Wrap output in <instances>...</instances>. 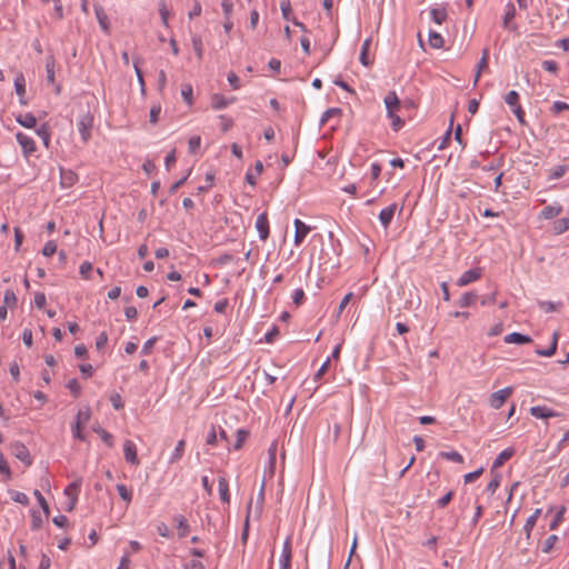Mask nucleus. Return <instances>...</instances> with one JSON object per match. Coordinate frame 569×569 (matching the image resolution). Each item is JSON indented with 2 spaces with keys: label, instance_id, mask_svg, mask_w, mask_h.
Here are the masks:
<instances>
[{
  "label": "nucleus",
  "instance_id": "obj_1",
  "mask_svg": "<svg viewBox=\"0 0 569 569\" xmlns=\"http://www.w3.org/2000/svg\"><path fill=\"white\" fill-rule=\"evenodd\" d=\"M93 127V117L87 112L78 120V130L81 134L82 141L86 143L91 137V129Z\"/></svg>",
  "mask_w": 569,
  "mask_h": 569
},
{
  "label": "nucleus",
  "instance_id": "obj_2",
  "mask_svg": "<svg viewBox=\"0 0 569 569\" xmlns=\"http://www.w3.org/2000/svg\"><path fill=\"white\" fill-rule=\"evenodd\" d=\"M512 391H513L512 387H506L501 390H498V391L491 393L490 398H489V405L493 409L501 408L502 405L505 403V401L511 396Z\"/></svg>",
  "mask_w": 569,
  "mask_h": 569
},
{
  "label": "nucleus",
  "instance_id": "obj_3",
  "mask_svg": "<svg viewBox=\"0 0 569 569\" xmlns=\"http://www.w3.org/2000/svg\"><path fill=\"white\" fill-rule=\"evenodd\" d=\"M80 274L86 281H100L102 280V271L98 268L94 269L92 263L83 262L80 266Z\"/></svg>",
  "mask_w": 569,
  "mask_h": 569
},
{
  "label": "nucleus",
  "instance_id": "obj_4",
  "mask_svg": "<svg viewBox=\"0 0 569 569\" xmlns=\"http://www.w3.org/2000/svg\"><path fill=\"white\" fill-rule=\"evenodd\" d=\"M11 452L17 459L22 461L26 466H30L32 463L29 449L24 446V443L20 441L13 442L11 445Z\"/></svg>",
  "mask_w": 569,
  "mask_h": 569
},
{
  "label": "nucleus",
  "instance_id": "obj_5",
  "mask_svg": "<svg viewBox=\"0 0 569 569\" xmlns=\"http://www.w3.org/2000/svg\"><path fill=\"white\" fill-rule=\"evenodd\" d=\"M18 143L21 146L24 157H29L36 151V143L33 139L22 132L16 134Z\"/></svg>",
  "mask_w": 569,
  "mask_h": 569
},
{
  "label": "nucleus",
  "instance_id": "obj_6",
  "mask_svg": "<svg viewBox=\"0 0 569 569\" xmlns=\"http://www.w3.org/2000/svg\"><path fill=\"white\" fill-rule=\"evenodd\" d=\"M280 569L291 568V537L288 536L283 542L282 552L279 559Z\"/></svg>",
  "mask_w": 569,
  "mask_h": 569
},
{
  "label": "nucleus",
  "instance_id": "obj_7",
  "mask_svg": "<svg viewBox=\"0 0 569 569\" xmlns=\"http://www.w3.org/2000/svg\"><path fill=\"white\" fill-rule=\"evenodd\" d=\"M123 453H124V459L127 462H129L130 465H133V466L139 465V459L137 456V448L132 440H126L123 442Z\"/></svg>",
  "mask_w": 569,
  "mask_h": 569
},
{
  "label": "nucleus",
  "instance_id": "obj_8",
  "mask_svg": "<svg viewBox=\"0 0 569 569\" xmlns=\"http://www.w3.org/2000/svg\"><path fill=\"white\" fill-rule=\"evenodd\" d=\"M530 415L538 419H546L552 417H560L561 413L553 411L552 409L546 406H535L530 408Z\"/></svg>",
  "mask_w": 569,
  "mask_h": 569
},
{
  "label": "nucleus",
  "instance_id": "obj_9",
  "mask_svg": "<svg viewBox=\"0 0 569 569\" xmlns=\"http://www.w3.org/2000/svg\"><path fill=\"white\" fill-rule=\"evenodd\" d=\"M482 269L479 267L471 268L465 271L459 278L457 284H469L471 282L478 281L481 277Z\"/></svg>",
  "mask_w": 569,
  "mask_h": 569
},
{
  "label": "nucleus",
  "instance_id": "obj_10",
  "mask_svg": "<svg viewBox=\"0 0 569 569\" xmlns=\"http://www.w3.org/2000/svg\"><path fill=\"white\" fill-rule=\"evenodd\" d=\"M293 224H295V228H296V231H295V244L299 246V244H301V242L305 240V238L309 233L310 227L307 226L305 222H302L299 219H296Z\"/></svg>",
  "mask_w": 569,
  "mask_h": 569
},
{
  "label": "nucleus",
  "instance_id": "obj_11",
  "mask_svg": "<svg viewBox=\"0 0 569 569\" xmlns=\"http://www.w3.org/2000/svg\"><path fill=\"white\" fill-rule=\"evenodd\" d=\"M256 228L259 232V238L261 240H267V238L269 237V221L264 212L258 216L256 221Z\"/></svg>",
  "mask_w": 569,
  "mask_h": 569
},
{
  "label": "nucleus",
  "instance_id": "obj_12",
  "mask_svg": "<svg viewBox=\"0 0 569 569\" xmlns=\"http://www.w3.org/2000/svg\"><path fill=\"white\" fill-rule=\"evenodd\" d=\"M78 181V174L68 169H60V184L62 188H71Z\"/></svg>",
  "mask_w": 569,
  "mask_h": 569
},
{
  "label": "nucleus",
  "instance_id": "obj_13",
  "mask_svg": "<svg viewBox=\"0 0 569 569\" xmlns=\"http://www.w3.org/2000/svg\"><path fill=\"white\" fill-rule=\"evenodd\" d=\"M14 89L16 93L19 96V101L21 104L26 106L28 101L24 99L26 94V78L23 73H18L14 79Z\"/></svg>",
  "mask_w": 569,
  "mask_h": 569
},
{
  "label": "nucleus",
  "instance_id": "obj_14",
  "mask_svg": "<svg viewBox=\"0 0 569 569\" xmlns=\"http://www.w3.org/2000/svg\"><path fill=\"white\" fill-rule=\"evenodd\" d=\"M385 104L387 108V113H395L396 110L400 108L401 101L395 91H389L385 97Z\"/></svg>",
  "mask_w": 569,
  "mask_h": 569
},
{
  "label": "nucleus",
  "instance_id": "obj_15",
  "mask_svg": "<svg viewBox=\"0 0 569 569\" xmlns=\"http://www.w3.org/2000/svg\"><path fill=\"white\" fill-rule=\"evenodd\" d=\"M396 209H397L396 203H392L380 211L379 220L385 228L389 227V224L395 216Z\"/></svg>",
  "mask_w": 569,
  "mask_h": 569
},
{
  "label": "nucleus",
  "instance_id": "obj_16",
  "mask_svg": "<svg viewBox=\"0 0 569 569\" xmlns=\"http://www.w3.org/2000/svg\"><path fill=\"white\" fill-rule=\"evenodd\" d=\"M406 288L409 289V296H410V299L406 301V305H405V308L407 309H411L413 308L415 306H419L420 305V298L418 295H416V299H413V291H417V288L413 287V288H410V287H398V291H397V295L400 296V295H405L406 293Z\"/></svg>",
  "mask_w": 569,
  "mask_h": 569
},
{
  "label": "nucleus",
  "instance_id": "obj_17",
  "mask_svg": "<svg viewBox=\"0 0 569 569\" xmlns=\"http://www.w3.org/2000/svg\"><path fill=\"white\" fill-rule=\"evenodd\" d=\"M234 101V98H226L222 94H219V93H214L212 97H211V107L216 110H221V109H224L226 107H228L230 103H232Z\"/></svg>",
  "mask_w": 569,
  "mask_h": 569
},
{
  "label": "nucleus",
  "instance_id": "obj_18",
  "mask_svg": "<svg viewBox=\"0 0 569 569\" xmlns=\"http://www.w3.org/2000/svg\"><path fill=\"white\" fill-rule=\"evenodd\" d=\"M503 340L506 343H517V345H526V343H530L532 341V339L529 336L522 335L520 332L509 333L503 338Z\"/></svg>",
  "mask_w": 569,
  "mask_h": 569
},
{
  "label": "nucleus",
  "instance_id": "obj_19",
  "mask_svg": "<svg viewBox=\"0 0 569 569\" xmlns=\"http://www.w3.org/2000/svg\"><path fill=\"white\" fill-rule=\"evenodd\" d=\"M515 453L513 448H507L502 450L497 458L495 459L491 468V472H493L495 469H498L503 466V463L509 460Z\"/></svg>",
  "mask_w": 569,
  "mask_h": 569
},
{
  "label": "nucleus",
  "instance_id": "obj_20",
  "mask_svg": "<svg viewBox=\"0 0 569 569\" xmlns=\"http://www.w3.org/2000/svg\"><path fill=\"white\" fill-rule=\"evenodd\" d=\"M94 13L102 30L109 32V20L104 9L101 6L96 4Z\"/></svg>",
  "mask_w": 569,
  "mask_h": 569
},
{
  "label": "nucleus",
  "instance_id": "obj_21",
  "mask_svg": "<svg viewBox=\"0 0 569 569\" xmlns=\"http://www.w3.org/2000/svg\"><path fill=\"white\" fill-rule=\"evenodd\" d=\"M16 120L22 127L28 129L34 128L37 124V118L31 112L19 114Z\"/></svg>",
  "mask_w": 569,
  "mask_h": 569
},
{
  "label": "nucleus",
  "instance_id": "obj_22",
  "mask_svg": "<svg viewBox=\"0 0 569 569\" xmlns=\"http://www.w3.org/2000/svg\"><path fill=\"white\" fill-rule=\"evenodd\" d=\"M79 491H80V481H73L64 489V495L72 498V502L69 507V510L73 509Z\"/></svg>",
  "mask_w": 569,
  "mask_h": 569
},
{
  "label": "nucleus",
  "instance_id": "obj_23",
  "mask_svg": "<svg viewBox=\"0 0 569 569\" xmlns=\"http://www.w3.org/2000/svg\"><path fill=\"white\" fill-rule=\"evenodd\" d=\"M542 510L540 508L536 509L533 513L527 519L523 531L526 532L527 539L530 538L531 531L533 527L536 526L537 519L541 515Z\"/></svg>",
  "mask_w": 569,
  "mask_h": 569
},
{
  "label": "nucleus",
  "instance_id": "obj_24",
  "mask_svg": "<svg viewBox=\"0 0 569 569\" xmlns=\"http://www.w3.org/2000/svg\"><path fill=\"white\" fill-rule=\"evenodd\" d=\"M218 487H219L220 500L224 503H229V501H230L229 485L224 477L219 478Z\"/></svg>",
  "mask_w": 569,
  "mask_h": 569
},
{
  "label": "nucleus",
  "instance_id": "obj_25",
  "mask_svg": "<svg viewBox=\"0 0 569 569\" xmlns=\"http://www.w3.org/2000/svg\"><path fill=\"white\" fill-rule=\"evenodd\" d=\"M516 16V8L512 3H508L507 4V10H506V13H505V17H503V27L507 28V29H510V30H516V24H511L510 21L515 18Z\"/></svg>",
  "mask_w": 569,
  "mask_h": 569
},
{
  "label": "nucleus",
  "instance_id": "obj_26",
  "mask_svg": "<svg viewBox=\"0 0 569 569\" xmlns=\"http://www.w3.org/2000/svg\"><path fill=\"white\" fill-rule=\"evenodd\" d=\"M538 306L545 312H555V311L560 310V308L563 306V303L561 301L555 302V301L539 300Z\"/></svg>",
  "mask_w": 569,
  "mask_h": 569
},
{
  "label": "nucleus",
  "instance_id": "obj_27",
  "mask_svg": "<svg viewBox=\"0 0 569 569\" xmlns=\"http://www.w3.org/2000/svg\"><path fill=\"white\" fill-rule=\"evenodd\" d=\"M558 337H559L558 332H553L550 347L547 349H538L536 351L537 355L542 356V357H551L552 355H555V352L557 350V345H558Z\"/></svg>",
  "mask_w": 569,
  "mask_h": 569
},
{
  "label": "nucleus",
  "instance_id": "obj_28",
  "mask_svg": "<svg viewBox=\"0 0 569 569\" xmlns=\"http://www.w3.org/2000/svg\"><path fill=\"white\" fill-rule=\"evenodd\" d=\"M184 448H186V441L183 439L179 440L176 445V448H174L172 455L170 456L169 462L174 463V462L179 461L183 456Z\"/></svg>",
  "mask_w": 569,
  "mask_h": 569
},
{
  "label": "nucleus",
  "instance_id": "obj_29",
  "mask_svg": "<svg viewBox=\"0 0 569 569\" xmlns=\"http://www.w3.org/2000/svg\"><path fill=\"white\" fill-rule=\"evenodd\" d=\"M562 212L561 206H547L542 209L540 216L545 219H552Z\"/></svg>",
  "mask_w": 569,
  "mask_h": 569
},
{
  "label": "nucleus",
  "instance_id": "obj_30",
  "mask_svg": "<svg viewBox=\"0 0 569 569\" xmlns=\"http://www.w3.org/2000/svg\"><path fill=\"white\" fill-rule=\"evenodd\" d=\"M370 44H371V40L370 39H366L362 43V47H361V52H360V62L365 66V67H369L372 61L369 59L368 57V53H369V49H370Z\"/></svg>",
  "mask_w": 569,
  "mask_h": 569
},
{
  "label": "nucleus",
  "instance_id": "obj_31",
  "mask_svg": "<svg viewBox=\"0 0 569 569\" xmlns=\"http://www.w3.org/2000/svg\"><path fill=\"white\" fill-rule=\"evenodd\" d=\"M555 234H562L563 232L569 230V217L558 219L553 222L552 228Z\"/></svg>",
  "mask_w": 569,
  "mask_h": 569
},
{
  "label": "nucleus",
  "instance_id": "obj_32",
  "mask_svg": "<svg viewBox=\"0 0 569 569\" xmlns=\"http://www.w3.org/2000/svg\"><path fill=\"white\" fill-rule=\"evenodd\" d=\"M54 58L52 56H49L46 59V72H47V82L53 83L54 82Z\"/></svg>",
  "mask_w": 569,
  "mask_h": 569
},
{
  "label": "nucleus",
  "instance_id": "obj_33",
  "mask_svg": "<svg viewBox=\"0 0 569 569\" xmlns=\"http://www.w3.org/2000/svg\"><path fill=\"white\" fill-rule=\"evenodd\" d=\"M176 520L178 523V536L180 538H184L189 532V525L187 522V519L182 515H179L176 517Z\"/></svg>",
  "mask_w": 569,
  "mask_h": 569
},
{
  "label": "nucleus",
  "instance_id": "obj_34",
  "mask_svg": "<svg viewBox=\"0 0 569 569\" xmlns=\"http://www.w3.org/2000/svg\"><path fill=\"white\" fill-rule=\"evenodd\" d=\"M430 16L437 24H441L447 19V11L445 8H432Z\"/></svg>",
  "mask_w": 569,
  "mask_h": 569
},
{
  "label": "nucleus",
  "instance_id": "obj_35",
  "mask_svg": "<svg viewBox=\"0 0 569 569\" xmlns=\"http://www.w3.org/2000/svg\"><path fill=\"white\" fill-rule=\"evenodd\" d=\"M429 44L430 47L435 48V49H440L442 48L443 46V38L440 33L436 32V31H430L429 32Z\"/></svg>",
  "mask_w": 569,
  "mask_h": 569
},
{
  "label": "nucleus",
  "instance_id": "obj_36",
  "mask_svg": "<svg viewBox=\"0 0 569 569\" xmlns=\"http://www.w3.org/2000/svg\"><path fill=\"white\" fill-rule=\"evenodd\" d=\"M439 456L442 459L456 462V463H462L463 457L458 451H441Z\"/></svg>",
  "mask_w": 569,
  "mask_h": 569
},
{
  "label": "nucleus",
  "instance_id": "obj_37",
  "mask_svg": "<svg viewBox=\"0 0 569 569\" xmlns=\"http://www.w3.org/2000/svg\"><path fill=\"white\" fill-rule=\"evenodd\" d=\"M477 299V295L473 291L466 292L459 299V306L461 308L470 307Z\"/></svg>",
  "mask_w": 569,
  "mask_h": 569
},
{
  "label": "nucleus",
  "instance_id": "obj_38",
  "mask_svg": "<svg viewBox=\"0 0 569 569\" xmlns=\"http://www.w3.org/2000/svg\"><path fill=\"white\" fill-rule=\"evenodd\" d=\"M116 488L121 499L129 505L132 500V492L123 483H118Z\"/></svg>",
  "mask_w": 569,
  "mask_h": 569
},
{
  "label": "nucleus",
  "instance_id": "obj_39",
  "mask_svg": "<svg viewBox=\"0 0 569 569\" xmlns=\"http://www.w3.org/2000/svg\"><path fill=\"white\" fill-rule=\"evenodd\" d=\"M342 114V110L340 108H329L327 109L320 119V124H325L332 117H340Z\"/></svg>",
  "mask_w": 569,
  "mask_h": 569
},
{
  "label": "nucleus",
  "instance_id": "obj_40",
  "mask_svg": "<svg viewBox=\"0 0 569 569\" xmlns=\"http://www.w3.org/2000/svg\"><path fill=\"white\" fill-rule=\"evenodd\" d=\"M192 47L198 60H202L203 57V43L199 36L192 37Z\"/></svg>",
  "mask_w": 569,
  "mask_h": 569
},
{
  "label": "nucleus",
  "instance_id": "obj_41",
  "mask_svg": "<svg viewBox=\"0 0 569 569\" xmlns=\"http://www.w3.org/2000/svg\"><path fill=\"white\" fill-rule=\"evenodd\" d=\"M36 133L38 134V137L41 138L43 144L48 148L50 144V131H49L48 126L42 124L41 127H39L37 129Z\"/></svg>",
  "mask_w": 569,
  "mask_h": 569
},
{
  "label": "nucleus",
  "instance_id": "obj_42",
  "mask_svg": "<svg viewBox=\"0 0 569 569\" xmlns=\"http://www.w3.org/2000/svg\"><path fill=\"white\" fill-rule=\"evenodd\" d=\"M566 512V507H561L557 513L555 515L553 519L551 520L550 525H549V529L550 530H555L558 528V526L561 523V521L563 520V515Z\"/></svg>",
  "mask_w": 569,
  "mask_h": 569
},
{
  "label": "nucleus",
  "instance_id": "obj_43",
  "mask_svg": "<svg viewBox=\"0 0 569 569\" xmlns=\"http://www.w3.org/2000/svg\"><path fill=\"white\" fill-rule=\"evenodd\" d=\"M558 541V536L557 535H550L542 543V547H541V550L542 552L545 553H549L553 547H555V543Z\"/></svg>",
  "mask_w": 569,
  "mask_h": 569
},
{
  "label": "nucleus",
  "instance_id": "obj_44",
  "mask_svg": "<svg viewBox=\"0 0 569 569\" xmlns=\"http://www.w3.org/2000/svg\"><path fill=\"white\" fill-rule=\"evenodd\" d=\"M505 102L512 108L520 106L518 92L515 90L509 91L505 97Z\"/></svg>",
  "mask_w": 569,
  "mask_h": 569
},
{
  "label": "nucleus",
  "instance_id": "obj_45",
  "mask_svg": "<svg viewBox=\"0 0 569 569\" xmlns=\"http://www.w3.org/2000/svg\"><path fill=\"white\" fill-rule=\"evenodd\" d=\"M500 479L501 476L499 473H493L492 479L487 485L486 491L489 492L490 495H493L498 487L500 486Z\"/></svg>",
  "mask_w": 569,
  "mask_h": 569
},
{
  "label": "nucleus",
  "instance_id": "obj_46",
  "mask_svg": "<svg viewBox=\"0 0 569 569\" xmlns=\"http://www.w3.org/2000/svg\"><path fill=\"white\" fill-rule=\"evenodd\" d=\"M249 432L244 429H238L237 430V439H236V442L233 443V449L234 450H239L243 442L246 441L247 437H248Z\"/></svg>",
  "mask_w": 569,
  "mask_h": 569
},
{
  "label": "nucleus",
  "instance_id": "obj_47",
  "mask_svg": "<svg viewBox=\"0 0 569 569\" xmlns=\"http://www.w3.org/2000/svg\"><path fill=\"white\" fill-rule=\"evenodd\" d=\"M201 138L199 136H193L188 141L189 152L194 154L200 149Z\"/></svg>",
  "mask_w": 569,
  "mask_h": 569
},
{
  "label": "nucleus",
  "instance_id": "obj_48",
  "mask_svg": "<svg viewBox=\"0 0 569 569\" xmlns=\"http://www.w3.org/2000/svg\"><path fill=\"white\" fill-rule=\"evenodd\" d=\"M568 170V167L565 166V164H559L549 174V179L551 180H556V179H560L561 177H563L566 174Z\"/></svg>",
  "mask_w": 569,
  "mask_h": 569
},
{
  "label": "nucleus",
  "instance_id": "obj_49",
  "mask_svg": "<svg viewBox=\"0 0 569 569\" xmlns=\"http://www.w3.org/2000/svg\"><path fill=\"white\" fill-rule=\"evenodd\" d=\"M33 495L37 498V500H38L40 507L42 508L43 512L48 517L50 515V508H49V505H48L47 500L44 499V497L42 496V493L39 490H34Z\"/></svg>",
  "mask_w": 569,
  "mask_h": 569
},
{
  "label": "nucleus",
  "instance_id": "obj_50",
  "mask_svg": "<svg viewBox=\"0 0 569 569\" xmlns=\"http://www.w3.org/2000/svg\"><path fill=\"white\" fill-rule=\"evenodd\" d=\"M221 8H222V11H223L224 19L229 20V18H231L232 10H233V2H232V0H222L221 1Z\"/></svg>",
  "mask_w": 569,
  "mask_h": 569
},
{
  "label": "nucleus",
  "instance_id": "obj_51",
  "mask_svg": "<svg viewBox=\"0 0 569 569\" xmlns=\"http://www.w3.org/2000/svg\"><path fill=\"white\" fill-rule=\"evenodd\" d=\"M42 526V518L39 511L33 510L31 512V529L38 530Z\"/></svg>",
  "mask_w": 569,
  "mask_h": 569
},
{
  "label": "nucleus",
  "instance_id": "obj_52",
  "mask_svg": "<svg viewBox=\"0 0 569 569\" xmlns=\"http://www.w3.org/2000/svg\"><path fill=\"white\" fill-rule=\"evenodd\" d=\"M159 13H160L162 23L164 26H168L169 10L167 8V3L164 0H160V2H159Z\"/></svg>",
  "mask_w": 569,
  "mask_h": 569
},
{
  "label": "nucleus",
  "instance_id": "obj_53",
  "mask_svg": "<svg viewBox=\"0 0 569 569\" xmlns=\"http://www.w3.org/2000/svg\"><path fill=\"white\" fill-rule=\"evenodd\" d=\"M388 117L391 119V127L395 131H398L402 128L403 126V120L397 116L396 113H387Z\"/></svg>",
  "mask_w": 569,
  "mask_h": 569
},
{
  "label": "nucleus",
  "instance_id": "obj_54",
  "mask_svg": "<svg viewBox=\"0 0 569 569\" xmlns=\"http://www.w3.org/2000/svg\"><path fill=\"white\" fill-rule=\"evenodd\" d=\"M181 94L183 97V100L188 104L192 103V87H191V84H188V83L183 84L182 89H181Z\"/></svg>",
  "mask_w": 569,
  "mask_h": 569
},
{
  "label": "nucleus",
  "instance_id": "obj_55",
  "mask_svg": "<svg viewBox=\"0 0 569 569\" xmlns=\"http://www.w3.org/2000/svg\"><path fill=\"white\" fill-rule=\"evenodd\" d=\"M89 419H90V410L88 408L81 409L77 413L76 422H79L80 425L84 426L89 421Z\"/></svg>",
  "mask_w": 569,
  "mask_h": 569
},
{
  "label": "nucleus",
  "instance_id": "obj_56",
  "mask_svg": "<svg viewBox=\"0 0 569 569\" xmlns=\"http://www.w3.org/2000/svg\"><path fill=\"white\" fill-rule=\"evenodd\" d=\"M67 388L76 398L80 396L81 387L77 379L69 380V382L67 383Z\"/></svg>",
  "mask_w": 569,
  "mask_h": 569
},
{
  "label": "nucleus",
  "instance_id": "obj_57",
  "mask_svg": "<svg viewBox=\"0 0 569 569\" xmlns=\"http://www.w3.org/2000/svg\"><path fill=\"white\" fill-rule=\"evenodd\" d=\"M279 336V328L278 326H272V328L264 335V341L267 343L274 342L276 338Z\"/></svg>",
  "mask_w": 569,
  "mask_h": 569
},
{
  "label": "nucleus",
  "instance_id": "obj_58",
  "mask_svg": "<svg viewBox=\"0 0 569 569\" xmlns=\"http://www.w3.org/2000/svg\"><path fill=\"white\" fill-rule=\"evenodd\" d=\"M96 431L100 435V437H101L102 441H103L108 447H112V446H113V437H112V435H111V433H109L108 431H106L104 429H101V428H100V429H97Z\"/></svg>",
  "mask_w": 569,
  "mask_h": 569
},
{
  "label": "nucleus",
  "instance_id": "obj_59",
  "mask_svg": "<svg viewBox=\"0 0 569 569\" xmlns=\"http://www.w3.org/2000/svg\"><path fill=\"white\" fill-rule=\"evenodd\" d=\"M57 251V244L54 241H48L43 248H42V253L43 256L46 257H51L52 254H54Z\"/></svg>",
  "mask_w": 569,
  "mask_h": 569
},
{
  "label": "nucleus",
  "instance_id": "obj_60",
  "mask_svg": "<svg viewBox=\"0 0 569 569\" xmlns=\"http://www.w3.org/2000/svg\"><path fill=\"white\" fill-rule=\"evenodd\" d=\"M11 498L13 501L18 502V503H21V505H28L29 503V498L26 493L23 492H20V491H13L12 495H11Z\"/></svg>",
  "mask_w": 569,
  "mask_h": 569
},
{
  "label": "nucleus",
  "instance_id": "obj_61",
  "mask_svg": "<svg viewBox=\"0 0 569 569\" xmlns=\"http://www.w3.org/2000/svg\"><path fill=\"white\" fill-rule=\"evenodd\" d=\"M17 303V297L12 290H7L4 293V306L13 307Z\"/></svg>",
  "mask_w": 569,
  "mask_h": 569
},
{
  "label": "nucleus",
  "instance_id": "obj_62",
  "mask_svg": "<svg viewBox=\"0 0 569 569\" xmlns=\"http://www.w3.org/2000/svg\"><path fill=\"white\" fill-rule=\"evenodd\" d=\"M482 472H483V468H479L472 472L465 475L463 480L466 483H470V482L475 481L476 479H478L482 475Z\"/></svg>",
  "mask_w": 569,
  "mask_h": 569
},
{
  "label": "nucleus",
  "instance_id": "obj_63",
  "mask_svg": "<svg viewBox=\"0 0 569 569\" xmlns=\"http://www.w3.org/2000/svg\"><path fill=\"white\" fill-rule=\"evenodd\" d=\"M565 110H569V103L567 102H562V101H555L552 107H551V111L553 113H560Z\"/></svg>",
  "mask_w": 569,
  "mask_h": 569
},
{
  "label": "nucleus",
  "instance_id": "obj_64",
  "mask_svg": "<svg viewBox=\"0 0 569 569\" xmlns=\"http://www.w3.org/2000/svg\"><path fill=\"white\" fill-rule=\"evenodd\" d=\"M184 569H204V566L201 561L197 559H192L190 561L184 562L183 565Z\"/></svg>",
  "mask_w": 569,
  "mask_h": 569
}]
</instances>
